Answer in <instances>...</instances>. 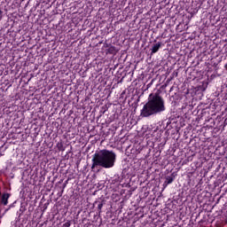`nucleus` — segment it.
I'll return each mask as SVG.
<instances>
[{
  "instance_id": "9b49d317",
  "label": "nucleus",
  "mask_w": 227,
  "mask_h": 227,
  "mask_svg": "<svg viewBox=\"0 0 227 227\" xmlns=\"http://www.w3.org/2000/svg\"><path fill=\"white\" fill-rule=\"evenodd\" d=\"M3 20V16H0V20Z\"/></svg>"
},
{
  "instance_id": "f03ea898",
  "label": "nucleus",
  "mask_w": 227,
  "mask_h": 227,
  "mask_svg": "<svg viewBox=\"0 0 227 227\" xmlns=\"http://www.w3.org/2000/svg\"><path fill=\"white\" fill-rule=\"evenodd\" d=\"M91 170L97 169V168H104V169H111L114 168L116 162V153L107 149L100 150L92 155Z\"/></svg>"
},
{
  "instance_id": "ddd939ff",
  "label": "nucleus",
  "mask_w": 227,
  "mask_h": 227,
  "mask_svg": "<svg viewBox=\"0 0 227 227\" xmlns=\"http://www.w3.org/2000/svg\"><path fill=\"white\" fill-rule=\"evenodd\" d=\"M1 155H3V154L0 153V157H1Z\"/></svg>"
},
{
  "instance_id": "9d476101",
  "label": "nucleus",
  "mask_w": 227,
  "mask_h": 227,
  "mask_svg": "<svg viewBox=\"0 0 227 227\" xmlns=\"http://www.w3.org/2000/svg\"><path fill=\"white\" fill-rule=\"evenodd\" d=\"M0 17H3V11L0 10Z\"/></svg>"
},
{
  "instance_id": "f8f14e48",
  "label": "nucleus",
  "mask_w": 227,
  "mask_h": 227,
  "mask_svg": "<svg viewBox=\"0 0 227 227\" xmlns=\"http://www.w3.org/2000/svg\"><path fill=\"white\" fill-rule=\"evenodd\" d=\"M67 187V184H64V188Z\"/></svg>"
},
{
  "instance_id": "20e7f679",
  "label": "nucleus",
  "mask_w": 227,
  "mask_h": 227,
  "mask_svg": "<svg viewBox=\"0 0 227 227\" xmlns=\"http://www.w3.org/2000/svg\"><path fill=\"white\" fill-rule=\"evenodd\" d=\"M161 45H162V43H157L153 44L151 49V54H156V52H159V49H160Z\"/></svg>"
},
{
  "instance_id": "7ed1b4c3",
  "label": "nucleus",
  "mask_w": 227,
  "mask_h": 227,
  "mask_svg": "<svg viewBox=\"0 0 227 227\" xmlns=\"http://www.w3.org/2000/svg\"><path fill=\"white\" fill-rule=\"evenodd\" d=\"M10 193H3L1 195V200H0V214H1V210L3 208V205L4 207H6V205H8V200H10Z\"/></svg>"
},
{
  "instance_id": "f257e3e1",
  "label": "nucleus",
  "mask_w": 227,
  "mask_h": 227,
  "mask_svg": "<svg viewBox=\"0 0 227 227\" xmlns=\"http://www.w3.org/2000/svg\"><path fill=\"white\" fill-rule=\"evenodd\" d=\"M166 111V102L161 98L159 92L151 93L148 97L147 102L144 105L140 111L141 118H150L160 114Z\"/></svg>"
},
{
  "instance_id": "423d86ee",
  "label": "nucleus",
  "mask_w": 227,
  "mask_h": 227,
  "mask_svg": "<svg viewBox=\"0 0 227 227\" xmlns=\"http://www.w3.org/2000/svg\"><path fill=\"white\" fill-rule=\"evenodd\" d=\"M106 52L108 54H116L118 52V51L116 50V47L114 46H110L107 50Z\"/></svg>"
},
{
  "instance_id": "1a4fd4ad",
  "label": "nucleus",
  "mask_w": 227,
  "mask_h": 227,
  "mask_svg": "<svg viewBox=\"0 0 227 227\" xmlns=\"http://www.w3.org/2000/svg\"><path fill=\"white\" fill-rule=\"evenodd\" d=\"M70 226H71L70 221H67V222H66V223L63 224V227H70Z\"/></svg>"
},
{
  "instance_id": "0eeeda50",
  "label": "nucleus",
  "mask_w": 227,
  "mask_h": 227,
  "mask_svg": "<svg viewBox=\"0 0 227 227\" xmlns=\"http://www.w3.org/2000/svg\"><path fill=\"white\" fill-rule=\"evenodd\" d=\"M57 148L59 152H65V145H63V142H58Z\"/></svg>"
},
{
  "instance_id": "6e6552de",
  "label": "nucleus",
  "mask_w": 227,
  "mask_h": 227,
  "mask_svg": "<svg viewBox=\"0 0 227 227\" xmlns=\"http://www.w3.org/2000/svg\"><path fill=\"white\" fill-rule=\"evenodd\" d=\"M94 205H98V212L100 214V212H102V207H104V203L103 202L95 201Z\"/></svg>"
},
{
  "instance_id": "39448f33",
  "label": "nucleus",
  "mask_w": 227,
  "mask_h": 227,
  "mask_svg": "<svg viewBox=\"0 0 227 227\" xmlns=\"http://www.w3.org/2000/svg\"><path fill=\"white\" fill-rule=\"evenodd\" d=\"M173 182H175V176H168L164 182V185H169V184H173Z\"/></svg>"
}]
</instances>
